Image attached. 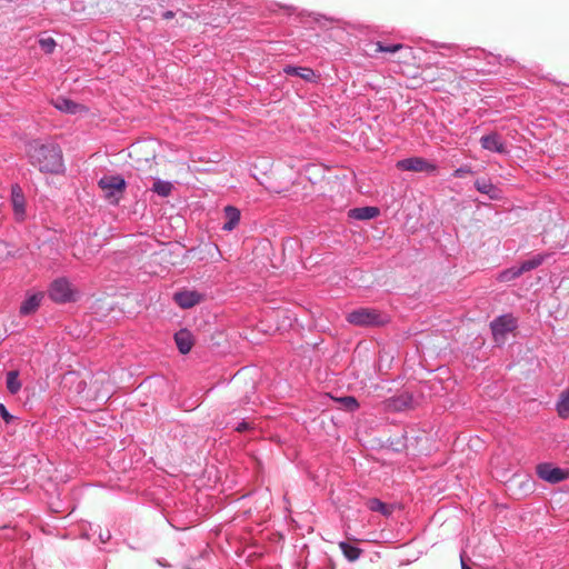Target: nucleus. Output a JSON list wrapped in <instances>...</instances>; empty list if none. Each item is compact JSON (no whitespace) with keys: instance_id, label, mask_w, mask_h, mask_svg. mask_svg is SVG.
Instances as JSON below:
<instances>
[{"instance_id":"obj_16","label":"nucleus","mask_w":569,"mask_h":569,"mask_svg":"<svg viewBox=\"0 0 569 569\" xmlns=\"http://www.w3.org/2000/svg\"><path fill=\"white\" fill-rule=\"evenodd\" d=\"M223 211L226 222L223 223L222 229L224 231H232L240 221V210L236 207L227 206Z\"/></svg>"},{"instance_id":"obj_7","label":"nucleus","mask_w":569,"mask_h":569,"mask_svg":"<svg viewBox=\"0 0 569 569\" xmlns=\"http://www.w3.org/2000/svg\"><path fill=\"white\" fill-rule=\"evenodd\" d=\"M397 168L403 171L432 173L437 170L436 164L420 157H412L399 160Z\"/></svg>"},{"instance_id":"obj_27","label":"nucleus","mask_w":569,"mask_h":569,"mask_svg":"<svg viewBox=\"0 0 569 569\" xmlns=\"http://www.w3.org/2000/svg\"><path fill=\"white\" fill-rule=\"evenodd\" d=\"M377 51L379 52H390V53H395V52H398L402 49H407L409 52H411V49L408 48V47H405L403 44L401 43H397V44H391V46H385L383 43L381 42H377Z\"/></svg>"},{"instance_id":"obj_35","label":"nucleus","mask_w":569,"mask_h":569,"mask_svg":"<svg viewBox=\"0 0 569 569\" xmlns=\"http://www.w3.org/2000/svg\"><path fill=\"white\" fill-rule=\"evenodd\" d=\"M153 159L154 158V152L151 150L150 152H147L146 153V160L148 161L149 159Z\"/></svg>"},{"instance_id":"obj_13","label":"nucleus","mask_w":569,"mask_h":569,"mask_svg":"<svg viewBox=\"0 0 569 569\" xmlns=\"http://www.w3.org/2000/svg\"><path fill=\"white\" fill-rule=\"evenodd\" d=\"M388 406L395 411H402L413 407V398L410 393L403 392L388 400Z\"/></svg>"},{"instance_id":"obj_1","label":"nucleus","mask_w":569,"mask_h":569,"mask_svg":"<svg viewBox=\"0 0 569 569\" xmlns=\"http://www.w3.org/2000/svg\"><path fill=\"white\" fill-rule=\"evenodd\" d=\"M27 153L31 163L42 172L58 173L63 167L62 152L56 143L31 141L28 144Z\"/></svg>"},{"instance_id":"obj_11","label":"nucleus","mask_w":569,"mask_h":569,"mask_svg":"<svg viewBox=\"0 0 569 569\" xmlns=\"http://www.w3.org/2000/svg\"><path fill=\"white\" fill-rule=\"evenodd\" d=\"M51 102L56 109L70 114H74L86 110V108L82 104H79L73 100L64 97H57Z\"/></svg>"},{"instance_id":"obj_24","label":"nucleus","mask_w":569,"mask_h":569,"mask_svg":"<svg viewBox=\"0 0 569 569\" xmlns=\"http://www.w3.org/2000/svg\"><path fill=\"white\" fill-rule=\"evenodd\" d=\"M172 183L169 181L157 180L153 183L152 190L161 197H168L172 191Z\"/></svg>"},{"instance_id":"obj_3","label":"nucleus","mask_w":569,"mask_h":569,"mask_svg":"<svg viewBox=\"0 0 569 569\" xmlns=\"http://www.w3.org/2000/svg\"><path fill=\"white\" fill-rule=\"evenodd\" d=\"M99 187L109 202L117 204L126 190V181L120 176H104L99 180Z\"/></svg>"},{"instance_id":"obj_25","label":"nucleus","mask_w":569,"mask_h":569,"mask_svg":"<svg viewBox=\"0 0 569 569\" xmlns=\"http://www.w3.org/2000/svg\"><path fill=\"white\" fill-rule=\"evenodd\" d=\"M521 274H522V271H521L520 267H511L507 270H503L499 274V280L503 281V282H508V281H511V280L518 278Z\"/></svg>"},{"instance_id":"obj_28","label":"nucleus","mask_w":569,"mask_h":569,"mask_svg":"<svg viewBox=\"0 0 569 569\" xmlns=\"http://www.w3.org/2000/svg\"><path fill=\"white\" fill-rule=\"evenodd\" d=\"M541 264V258H533L521 263L520 268L522 273L532 270Z\"/></svg>"},{"instance_id":"obj_34","label":"nucleus","mask_w":569,"mask_h":569,"mask_svg":"<svg viewBox=\"0 0 569 569\" xmlns=\"http://www.w3.org/2000/svg\"><path fill=\"white\" fill-rule=\"evenodd\" d=\"M173 17H174V12H173V11H166V12H163V14H162V18H163L164 20L172 19Z\"/></svg>"},{"instance_id":"obj_38","label":"nucleus","mask_w":569,"mask_h":569,"mask_svg":"<svg viewBox=\"0 0 569 569\" xmlns=\"http://www.w3.org/2000/svg\"><path fill=\"white\" fill-rule=\"evenodd\" d=\"M103 538H106V535L100 536V539H102L103 541H106Z\"/></svg>"},{"instance_id":"obj_37","label":"nucleus","mask_w":569,"mask_h":569,"mask_svg":"<svg viewBox=\"0 0 569 569\" xmlns=\"http://www.w3.org/2000/svg\"><path fill=\"white\" fill-rule=\"evenodd\" d=\"M461 569H471V568L468 567L463 561H461Z\"/></svg>"},{"instance_id":"obj_20","label":"nucleus","mask_w":569,"mask_h":569,"mask_svg":"<svg viewBox=\"0 0 569 569\" xmlns=\"http://www.w3.org/2000/svg\"><path fill=\"white\" fill-rule=\"evenodd\" d=\"M366 506L369 510L380 512L386 517H389L393 511V507L391 505H387L377 498H370L366 502Z\"/></svg>"},{"instance_id":"obj_10","label":"nucleus","mask_w":569,"mask_h":569,"mask_svg":"<svg viewBox=\"0 0 569 569\" xmlns=\"http://www.w3.org/2000/svg\"><path fill=\"white\" fill-rule=\"evenodd\" d=\"M174 301L183 309L192 308L202 300V295L197 291H180L174 293Z\"/></svg>"},{"instance_id":"obj_14","label":"nucleus","mask_w":569,"mask_h":569,"mask_svg":"<svg viewBox=\"0 0 569 569\" xmlns=\"http://www.w3.org/2000/svg\"><path fill=\"white\" fill-rule=\"evenodd\" d=\"M174 341L182 355L188 353L193 346V338L190 331L182 329L174 335Z\"/></svg>"},{"instance_id":"obj_5","label":"nucleus","mask_w":569,"mask_h":569,"mask_svg":"<svg viewBox=\"0 0 569 569\" xmlns=\"http://www.w3.org/2000/svg\"><path fill=\"white\" fill-rule=\"evenodd\" d=\"M48 295L57 303H66L73 300V289L67 278L53 280L49 287Z\"/></svg>"},{"instance_id":"obj_18","label":"nucleus","mask_w":569,"mask_h":569,"mask_svg":"<svg viewBox=\"0 0 569 569\" xmlns=\"http://www.w3.org/2000/svg\"><path fill=\"white\" fill-rule=\"evenodd\" d=\"M475 187L479 192L488 194L490 199L500 198V190L497 187H495L489 180L478 179L475 182Z\"/></svg>"},{"instance_id":"obj_19","label":"nucleus","mask_w":569,"mask_h":569,"mask_svg":"<svg viewBox=\"0 0 569 569\" xmlns=\"http://www.w3.org/2000/svg\"><path fill=\"white\" fill-rule=\"evenodd\" d=\"M379 216L377 207H362L350 210V217L358 220H369Z\"/></svg>"},{"instance_id":"obj_32","label":"nucleus","mask_w":569,"mask_h":569,"mask_svg":"<svg viewBox=\"0 0 569 569\" xmlns=\"http://www.w3.org/2000/svg\"><path fill=\"white\" fill-rule=\"evenodd\" d=\"M250 429V425L246 421H242L241 423H239L237 427H236V431L238 432H243L246 430Z\"/></svg>"},{"instance_id":"obj_4","label":"nucleus","mask_w":569,"mask_h":569,"mask_svg":"<svg viewBox=\"0 0 569 569\" xmlns=\"http://www.w3.org/2000/svg\"><path fill=\"white\" fill-rule=\"evenodd\" d=\"M490 328L495 342L503 345L507 341L508 335L517 329V320L511 315H503L495 319Z\"/></svg>"},{"instance_id":"obj_15","label":"nucleus","mask_w":569,"mask_h":569,"mask_svg":"<svg viewBox=\"0 0 569 569\" xmlns=\"http://www.w3.org/2000/svg\"><path fill=\"white\" fill-rule=\"evenodd\" d=\"M481 146L483 149H487L489 151H495L498 153L506 152V148L503 143L500 140V137L497 133H490L487 136H483L480 139Z\"/></svg>"},{"instance_id":"obj_33","label":"nucleus","mask_w":569,"mask_h":569,"mask_svg":"<svg viewBox=\"0 0 569 569\" xmlns=\"http://www.w3.org/2000/svg\"><path fill=\"white\" fill-rule=\"evenodd\" d=\"M141 149H142V144H133L130 156L132 157L134 154L138 158L141 152Z\"/></svg>"},{"instance_id":"obj_21","label":"nucleus","mask_w":569,"mask_h":569,"mask_svg":"<svg viewBox=\"0 0 569 569\" xmlns=\"http://www.w3.org/2000/svg\"><path fill=\"white\" fill-rule=\"evenodd\" d=\"M7 389L10 393L16 395L21 389V382L19 380V372L11 370L7 373Z\"/></svg>"},{"instance_id":"obj_23","label":"nucleus","mask_w":569,"mask_h":569,"mask_svg":"<svg viewBox=\"0 0 569 569\" xmlns=\"http://www.w3.org/2000/svg\"><path fill=\"white\" fill-rule=\"evenodd\" d=\"M557 411L561 418L569 417V388L561 393L557 403Z\"/></svg>"},{"instance_id":"obj_29","label":"nucleus","mask_w":569,"mask_h":569,"mask_svg":"<svg viewBox=\"0 0 569 569\" xmlns=\"http://www.w3.org/2000/svg\"><path fill=\"white\" fill-rule=\"evenodd\" d=\"M39 44L43 51L51 53L56 47V41L52 38L41 39Z\"/></svg>"},{"instance_id":"obj_9","label":"nucleus","mask_w":569,"mask_h":569,"mask_svg":"<svg viewBox=\"0 0 569 569\" xmlns=\"http://www.w3.org/2000/svg\"><path fill=\"white\" fill-rule=\"evenodd\" d=\"M11 203L13 208L14 218L18 221L24 220L26 217V199L22 189L14 184L11 188Z\"/></svg>"},{"instance_id":"obj_22","label":"nucleus","mask_w":569,"mask_h":569,"mask_svg":"<svg viewBox=\"0 0 569 569\" xmlns=\"http://www.w3.org/2000/svg\"><path fill=\"white\" fill-rule=\"evenodd\" d=\"M339 548L349 561H356L361 555V549L343 541L339 543Z\"/></svg>"},{"instance_id":"obj_12","label":"nucleus","mask_w":569,"mask_h":569,"mask_svg":"<svg viewBox=\"0 0 569 569\" xmlns=\"http://www.w3.org/2000/svg\"><path fill=\"white\" fill-rule=\"evenodd\" d=\"M43 296H44L43 292H37V293H32L29 297H27L20 306V310H19L20 315L29 316V315L34 313L38 310V308L40 307Z\"/></svg>"},{"instance_id":"obj_2","label":"nucleus","mask_w":569,"mask_h":569,"mask_svg":"<svg viewBox=\"0 0 569 569\" xmlns=\"http://www.w3.org/2000/svg\"><path fill=\"white\" fill-rule=\"evenodd\" d=\"M349 323L359 327L382 326L387 322V318L376 309L359 308L348 313Z\"/></svg>"},{"instance_id":"obj_8","label":"nucleus","mask_w":569,"mask_h":569,"mask_svg":"<svg viewBox=\"0 0 569 569\" xmlns=\"http://www.w3.org/2000/svg\"><path fill=\"white\" fill-rule=\"evenodd\" d=\"M90 391L92 390L91 397L94 400H107L110 398L112 388L109 383V378L107 375H102L101 377H96L90 381Z\"/></svg>"},{"instance_id":"obj_17","label":"nucleus","mask_w":569,"mask_h":569,"mask_svg":"<svg viewBox=\"0 0 569 569\" xmlns=\"http://www.w3.org/2000/svg\"><path fill=\"white\" fill-rule=\"evenodd\" d=\"M283 72L289 76H297L301 79L313 82L316 81V73L311 68L308 67H293V66H286L283 68Z\"/></svg>"},{"instance_id":"obj_6","label":"nucleus","mask_w":569,"mask_h":569,"mask_svg":"<svg viewBox=\"0 0 569 569\" xmlns=\"http://www.w3.org/2000/svg\"><path fill=\"white\" fill-rule=\"evenodd\" d=\"M537 475L540 479L549 483H558L568 478L569 471L555 467L552 463H539L536 468Z\"/></svg>"},{"instance_id":"obj_36","label":"nucleus","mask_w":569,"mask_h":569,"mask_svg":"<svg viewBox=\"0 0 569 569\" xmlns=\"http://www.w3.org/2000/svg\"><path fill=\"white\" fill-rule=\"evenodd\" d=\"M181 19H186V20H194V18L190 17L189 14H187L186 12H182L181 13Z\"/></svg>"},{"instance_id":"obj_26","label":"nucleus","mask_w":569,"mask_h":569,"mask_svg":"<svg viewBox=\"0 0 569 569\" xmlns=\"http://www.w3.org/2000/svg\"><path fill=\"white\" fill-rule=\"evenodd\" d=\"M337 401L340 402L341 408H343L348 411H355L359 407L357 399L351 396L339 398V399H337Z\"/></svg>"},{"instance_id":"obj_39","label":"nucleus","mask_w":569,"mask_h":569,"mask_svg":"<svg viewBox=\"0 0 569 569\" xmlns=\"http://www.w3.org/2000/svg\"><path fill=\"white\" fill-rule=\"evenodd\" d=\"M103 538H106V535L100 536V539H102L103 541H106Z\"/></svg>"},{"instance_id":"obj_30","label":"nucleus","mask_w":569,"mask_h":569,"mask_svg":"<svg viewBox=\"0 0 569 569\" xmlns=\"http://www.w3.org/2000/svg\"><path fill=\"white\" fill-rule=\"evenodd\" d=\"M0 415L6 420V422H10L12 420V416L8 412L6 406L3 403H0Z\"/></svg>"},{"instance_id":"obj_31","label":"nucleus","mask_w":569,"mask_h":569,"mask_svg":"<svg viewBox=\"0 0 569 569\" xmlns=\"http://www.w3.org/2000/svg\"><path fill=\"white\" fill-rule=\"evenodd\" d=\"M468 173H471L470 168L462 167V168L457 169L455 171L453 176L460 178V177H463L465 174H468Z\"/></svg>"}]
</instances>
